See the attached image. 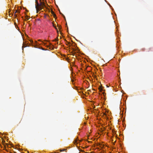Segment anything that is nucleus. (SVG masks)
I'll use <instances>...</instances> for the list:
<instances>
[{"instance_id":"10","label":"nucleus","mask_w":153,"mask_h":153,"mask_svg":"<svg viewBox=\"0 0 153 153\" xmlns=\"http://www.w3.org/2000/svg\"><path fill=\"white\" fill-rule=\"evenodd\" d=\"M54 27H55V29L56 30H57V28L56 27V26Z\"/></svg>"},{"instance_id":"12","label":"nucleus","mask_w":153,"mask_h":153,"mask_svg":"<svg viewBox=\"0 0 153 153\" xmlns=\"http://www.w3.org/2000/svg\"><path fill=\"white\" fill-rule=\"evenodd\" d=\"M60 14H62V15H63V16H64V18H65V16L63 15V14H62V13H61L60 12Z\"/></svg>"},{"instance_id":"14","label":"nucleus","mask_w":153,"mask_h":153,"mask_svg":"<svg viewBox=\"0 0 153 153\" xmlns=\"http://www.w3.org/2000/svg\"><path fill=\"white\" fill-rule=\"evenodd\" d=\"M33 41H31V42H33Z\"/></svg>"},{"instance_id":"1","label":"nucleus","mask_w":153,"mask_h":153,"mask_svg":"<svg viewBox=\"0 0 153 153\" xmlns=\"http://www.w3.org/2000/svg\"><path fill=\"white\" fill-rule=\"evenodd\" d=\"M36 5L35 7L36 9L39 10H41L44 7L47 8L46 5L42 1V0H40V3H39L37 0H36Z\"/></svg>"},{"instance_id":"4","label":"nucleus","mask_w":153,"mask_h":153,"mask_svg":"<svg viewBox=\"0 0 153 153\" xmlns=\"http://www.w3.org/2000/svg\"><path fill=\"white\" fill-rule=\"evenodd\" d=\"M99 89L100 91L101 92L102 90V87L100 86V87L99 88Z\"/></svg>"},{"instance_id":"5","label":"nucleus","mask_w":153,"mask_h":153,"mask_svg":"<svg viewBox=\"0 0 153 153\" xmlns=\"http://www.w3.org/2000/svg\"><path fill=\"white\" fill-rule=\"evenodd\" d=\"M18 12H19V11H18L17 10H16V11H15V14H14V16L15 17H17V15L15 14V13H18Z\"/></svg>"},{"instance_id":"7","label":"nucleus","mask_w":153,"mask_h":153,"mask_svg":"<svg viewBox=\"0 0 153 153\" xmlns=\"http://www.w3.org/2000/svg\"><path fill=\"white\" fill-rule=\"evenodd\" d=\"M40 49H41L43 50H46V49H44V48H42V47H41Z\"/></svg>"},{"instance_id":"6","label":"nucleus","mask_w":153,"mask_h":153,"mask_svg":"<svg viewBox=\"0 0 153 153\" xmlns=\"http://www.w3.org/2000/svg\"><path fill=\"white\" fill-rule=\"evenodd\" d=\"M58 40V38H56V39H55L53 40V41H57Z\"/></svg>"},{"instance_id":"11","label":"nucleus","mask_w":153,"mask_h":153,"mask_svg":"<svg viewBox=\"0 0 153 153\" xmlns=\"http://www.w3.org/2000/svg\"><path fill=\"white\" fill-rule=\"evenodd\" d=\"M53 26L54 27L56 26L54 24H53Z\"/></svg>"},{"instance_id":"2","label":"nucleus","mask_w":153,"mask_h":153,"mask_svg":"<svg viewBox=\"0 0 153 153\" xmlns=\"http://www.w3.org/2000/svg\"><path fill=\"white\" fill-rule=\"evenodd\" d=\"M51 13H52V14L53 17L55 18H56V15L54 13V12L53 11H51Z\"/></svg>"},{"instance_id":"9","label":"nucleus","mask_w":153,"mask_h":153,"mask_svg":"<svg viewBox=\"0 0 153 153\" xmlns=\"http://www.w3.org/2000/svg\"><path fill=\"white\" fill-rule=\"evenodd\" d=\"M36 10V13H38L39 12V10H38L37 11V10Z\"/></svg>"},{"instance_id":"8","label":"nucleus","mask_w":153,"mask_h":153,"mask_svg":"<svg viewBox=\"0 0 153 153\" xmlns=\"http://www.w3.org/2000/svg\"><path fill=\"white\" fill-rule=\"evenodd\" d=\"M29 19V18H28V16H27L26 17V19H27V20H28Z\"/></svg>"},{"instance_id":"13","label":"nucleus","mask_w":153,"mask_h":153,"mask_svg":"<svg viewBox=\"0 0 153 153\" xmlns=\"http://www.w3.org/2000/svg\"><path fill=\"white\" fill-rule=\"evenodd\" d=\"M6 144L7 145H8V143H6Z\"/></svg>"},{"instance_id":"3","label":"nucleus","mask_w":153,"mask_h":153,"mask_svg":"<svg viewBox=\"0 0 153 153\" xmlns=\"http://www.w3.org/2000/svg\"><path fill=\"white\" fill-rule=\"evenodd\" d=\"M78 141H79V140H78V139L76 138L75 140L74 141V144H77L78 142H77Z\"/></svg>"},{"instance_id":"15","label":"nucleus","mask_w":153,"mask_h":153,"mask_svg":"<svg viewBox=\"0 0 153 153\" xmlns=\"http://www.w3.org/2000/svg\"><path fill=\"white\" fill-rule=\"evenodd\" d=\"M0 134H1V133H0Z\"/></svg>"}]
</instances>
